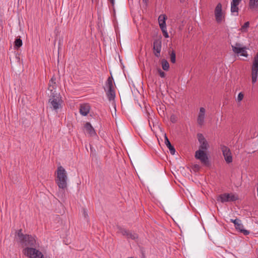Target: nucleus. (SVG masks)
<instances>
[{
	"mask_svg": "<svg viewBox=\"0 0 258 258\" xmlns=\"http://www.w3.org/2000/svg\"><path fill=\"white\" fill-rule=\"evenodd\" d=\"M83 215L85 218H86L88 217V214L85 209H83Z\"/></svg>",
	"mask_w": 258,
	"mask_h": 258,
	"instance_id": "obj_33",
	"label": "nucleus"
},
{
	"mask_svg": "<svg viewBox=\"0 0 258 258\" xmlns=\"http://www.w3.org/2000/svg\"><path fill=\"white\" fill-rule=\"evenodd\" d=\"M49 98L48 102L52 109L57 111L58 109L61 108L63 101L59 93L56 92H51L49 95Z\"/></svg>",
	"mask_w": 258,
	"mask_h": 258,
	"instance_id": "obj_3",
	"label": "nucleus"
},
{
	"mask_svg": "<svg viewBox=\"0 0 258 258\" xmlns=\"http://www.w3.org/2000/svg\"><path fill=\"white\" fill-rule=\"evenodd\" d=\"M148 121L149 122V124L150 125V120L149 119L148 120Z\"/></svg>",
	"mask_w": 258,
	"mask_h": 258,
	"instance_id": "obj_37",
	"label": "nucleus"
},
{
	"mask_svg": "<svg viewBox=\"0 0 258 258\" xmlns=\"http://www.w3.org/2000/svg\"><path fill=\"white\" fill-rule=\"evenodd\" d=\"M222 6L221 3H218L214 11V15L216 22L221 23L225 19V14L222 11Z\"/></svg>",
	"mask_w": 258,
	"mask_h": 258,
	"instance_id": "obj_7",
	"label": "nucleus"
},
{
	"mask_svg": "<svg viewBox=\"0 0 258 258\" xmlns=\"http://www.w3.org/2000/svg\"><path fill=\"white\" fill-rule=\"evenodd\" d=\"M167 19L166 16L165 15H161L158 18V22L159 26L161 29H166V19Z\"/></svg>",
	"mask_w": 258,
	"mask_h": 258,
	"instance_id": "obj_18",
	"label": "nucleus"
},
{
	"mask_svg": "<svg viewBox=\"0 0 258 258\" xmlns=\"http://www.w3.org/2000/svg\"><path fill=\"white\" fill-rule=\"evenodd\" d=\"M158 72L161 78H164L165 77V73L163 71H162L160 69H158Z\"/></svg>",
	"mask_w": 258,
	"mask_h": 258,
	"instance_id": "obj_29",
	"label": "nucleus"
},
{
	"mask_svg": "<svg viewBox=\"0 0 258 258\" xmlns=\"http://www.w3.org/2000/svg\"><path fill=\"white\" fill-rule=\"evenodd\" d=\"M240 3L232 2L231 3V12L235 16L238 15V5Z\"/></svg>",
	"mask_w": 258,
	"mask_h": 258,
	"instance_id": "obj_19",
	"label": "nucleus"
},
{
	"mask_svg": "<svg viewBox=\"0 0 258 258\" xmlns=\"http://www.w3.org/2000/svg\"><path fill=\"white\" fill-rule=\"evenodd\" d=\"M241 1V0H232V2L237 3H240Z\"/></svg>",
	"mask_w": 258,
	"mask_h": 258,
	"instance_id": "obj_35",
	"label": "nucleus"
},
{
	"mask_svg": "<svg viewBox=\"0 0 258 258\" xmlns=\"http://www.w3.org/2000/svg\"><path fill=\"white\" fill-rule=\"evenodd\" d=\"M194 167L196 169H199V166L198 165H194Z\"/></svg>",
	"mask_w": 258,
	"mask_h": 258,
	"instance_id": "obj_36",
	"label": "nucleus"
},
{
	"mask_svg": "<svg viewBox=\"0 0 258 258\" xmlns=\"http://www.w3.org/2000/svg\"><path fill=\"white\" fill-rule=\"evenodd\" d=\"M164 137H165V144L166 145V146L167 147V148L169 149L170 153L172 155L175 154V149L174 148V147L171 144V143H170V141H169L166 134H165Z\"/></svg>",
	"mask_w": 258,
	"mask_h": 258,
	"instance_id": "obj_20",
	"label": "nucleus"
},
{
	"mask_svg": "<svg viewBox=\"0 0 258 258\" xmlns=\"http://www.w3.org/2000/svg\"><path fill=\"white\" fill-rule=\"evenodd\" d=\"M238 200V197L233 194L225 193L219 196L217 201L222 203L234 202Z\"/></svg>",
	"mask_w": 258,
	"mask_h": 258,
	"instance_id": "obj_9",
	"label": "nucleus"
},
{
	"mask_svg": "<svg viewBox=\"0 0 258 258\" xmlns=\"http://www.w3.org/2000/svg\"><path fill=\"white\" fill-rule=\"evenodd\" d=\"M231 46L233 51L236 54H239L240 53V50L243 47L242 45L239 43H236L235 45H232Z\"/></svg>",
	"mask_w": 258,
	"mask_h": 258,
	"instance_id": "obj_23",
	"label": "nucleus"
},
{
	"mask_svg": "<svg viewBox=\"0 0 258 258\" xmlns=\"http://www.w3.org/2000/svg\"><path fill=\"white\" fill-rule=\"evenodd\" d=\"M244 95L242 93L240 92L238 94L237 97V100L238 101H241L243 98Z\"/></svg>",
	"mask_w": 258,
	"mask_h": 258,
	"instance_id": "obj_31",
	"label": "nucleus"
},
{
	"mask_svg": "<svg viewBox=\"0 0 258 258\" xmlns=\"http://www.w3.org/2000/svg\"><path fill=\"white\" fill-rule=\"evenodd\" d=\"M170 61L172 63H175L176 61V54L175 52L174 51H172L171 53L170 54Z\"/></svg>",
	"mask_w": 258,
	"mask_h": 258,
	"instance_id": "obj_27",
	"label": "nucleus"
},
{
	"mask_svg": "<svg viewBox=\"0 0 258 258\" xmlns=\"http://www.w3.org/2000/svg\"><path fill=\"white\" fill-rule=\"evenodd\" d=\"M56 174L55 182L59 190L58 196L61 195V196H62L67 188V173L65 169L62 166H60L57 167Z\"/></svg>",
	"mask_w": 258,
	"mask_h": 258,
	"instance_id": "obj_1",
	"label": "nucleus"
},
{
	"mask_svg": "<svg viewBox=\"0 0 258 258\" xmlns=\"http://www.w3.org/2000/svg\"><path fill=\"white\" fill-rule=\"evenodd\" d=\"M90 110V106L88 103L82 104L80 107V113L83 116H86L89 112Z\"/></svg>",
	"mask_w": 258,
	"mask_h": 258,
	"instance_id": "obj_15",
	"label": "nucleus"
},
{
	"mask_svg": "<svg viewBox=\"0 0 258 258\" xmlns=\"http://www.w3.org/2000/svg\"><path fill=\"white\" fill-rule=\"evenodd\" d=\"M162 68L164 71H168L169 68V64L168 62L165 59H163L161 61Z\"/></svg>",
	"mask_w": 258,
	"mask_h": 258,
	"instance_id": "obj_24",
	"label": "nucleus"
},
{
	"mask_svg": "<svg viewBox=\"0 0 258 258\" xmlns=\"http://www.w3.org/2000/svg\"><path fill=\"white\" fill-rule=\"evenodd\" d=\"M162 32H163V36L165 37V38H168L169 37V35H168V34L167 32V30L166 29H161Z\"/></svg>",
	"mask_w": 258,
	"mask_h": 258,
	"instance_id": "obj_30",
	"label": "nucleus"
},
{
	"mask_svg": "<svg viewBox=\"0 0 258 258\" xmlns=\"http://www.w3.org/2000/svg\"><path fill=\"white\" fill-rule=\"evenodd\" d=\"M85 128L90 136L93 137L96 135L94 128L92 127L90 122H87L85 124Z\"/></svg>",
	"mask_w": 258,
	"mask_h": 258,
	"instance_id": "obj_17",
	"label": "nucleus"
},
{
	"mask_svg": "<svg viewBox=\"0 0 258 258\" xmlns=\"http://www.w3.org/2000/svg\"><path fill=\"white\" fill-rule=\"evenodd\" d=\"M195 158L199 160L205 165H209V161L206 151L198 150L195 152Z\"/></svg>",
	"mask_w": 258,
	"mask_h": 258,
	"instance_id": "obj_8",
	"label": "nucleus"
},
{
	"mask_svg": "<svg viewBox=\"0 0 258 258\" xmlns=\"http://www.w3.org/2000/svg\"><path fill=\"white\" fill-rule=\"evenodd\" d=\"M106 87L107 89L106 95L108 100L109 101L114 100L115 94L113 89V78L112 77H110L107 79L106 83Z\"/></svg>",
	"mask_w": 258,
	"mask_h": 258,
	"instance_id": "obj_5",
	"label": "nucleus"
},
{
	"mask_svg": "<svg viewBox=\"0 0 258 258\" xmlns=\"http://www.w3.org/2000/svg\"><path fill=\"white\" fill-rule=\"evenodd\" d=\"M249 26V22H245L243 25H242L240 28V31L242 32H246L247 31V28Z\"/></svg>",
	"mask_w": 258,
	"mask_h": 258,
	"instance_id": "obj_26",
	"label": "nucleus"
},
{
	"mask_svg": "<svg viewBox=\"0 0 258 258\" xmlns=\"http://www.w3.org/2000/svg\"><path fill=\"white\" fill-rule=\"evenodd\" d=\"M172 122H173V120H172V118H171Z\"/></svg>",
	"mask_w": 258,
	"mask_h": 258,
	"instance_id": "obj_38",
	"label": "nucleus"
},
{
	"mask_svg": "<svg viewBox=\"0 0 258 258\" xmlns=\"http://www.w3.org/2000/svg\"><path fill=\"white\" fill-rule=\"evenodd\" d=\"M17 236L23 247L25 248L36 247L37 243L35 237L31 235L23 234L22 229L18 230Z\"/></svg>",
	"mask_w": 258,
	"mask_h": 258,
	"instance_id": "obj_2",
	"label": "nucleus"
},
{
	"mask_svg": "<svg viewBox=\"0 0 258 258\" xmlns=\"http://www.w3.org/2000/svg\"><path fill=\"white\" fill-rule=\"evenodd\" d=\"M240 55L247 57L248 54L246 51V47H243L242 49L240 50V53H239Z\"/></svg>",
	"mask_w": 258,
	"mask_h": 258,
	"instance_id": "obj_28",
	"label": "nucleus"
},
{
	"mask_svg": "<svg viewBox=\"0 0 258 258\" xmlns=\"http://www.w3.org/2000/svg\"><path fill=\"white\" fill-rule=\"evenodd\" d=\"M56 78L53 76L49 81L48 84V89L50 91V93L53 92H56L55 90L56 89Z\"/></svg>",
	"mask_w": 258,
	"mask_h": 258,
	"instance_id": "obj_16",
	"label": "nucleus"
},
{
	"mask_svg": "<svg viewBox=\"0 0 258 258\" xmlns=\"http://www.w3.org/2000/svg\"><path fill=\"white\" fill-rule=\"evenodd\" d=\"M221 149L225 161L227 163H231L232 162V156L230 149L224 145H222L221 146Z\"/></svg>",
	"mask_w": 258,
	"mask_h": 258,
	"instance_id": "obj_10",
	"label": "nucleus"
},
{
	"mask_svg": "<svg viewBox=\"0 0 258 258\" xmlns=\"http://www.w3.org/2000/svg\"><path fill=\"white\" fill-rule=\"evenodd\" d=\"M162 42L160 39H155L153 42V53L154 55L159 58L160 56Z\"/></svg>",
	"mask_w": 258,
	"mask_h": 258,
	"instance_id": "obj_12",
	"label": "nucleus"
},
{
	"mask_svg": "<svg viewBox=\"0 0 258 258\" xmlns=\"http://www.w3.org/2000/svg\"><path fill=\"white\" fill-rule=\"evenodd\" d=\"M205 112L206 110L204 107H201L200 108V112L197 118V122L200 126H202L204 123Z\"/></svg>",
	"mask_w": 258,
	"mask_h": 258,
	"instance_id": "obj_14",
	"label": "nucleus"
},
{
	"mask_svg": "<svg viewBox=\"0 0 258 258\" xmlns=\"http://www.w3.org/2000/svg\"><path fill=\"white\" fill-rule=\"evenodd\" d=\"M117 228L118 232L121 233L123 236H125L127 238L134 240L138 238V235L136 233H132L129 230L121 228L120 226L118 227Z\"/></svg>",
	"mask_w": 258,
	"mask_h": 258,
	"instance_id": "obj_13",
	"label": "nucleus"
},
{
	"mask_svg": "<svg viewBox=\"0 0 258 258\" xmlns=\"http://www.w3.org/2000/svg\"><path fill=\"white\" fill-rule=\"evenodd\" d=\"M258 75V52L253 58L251 66V79L252 84H254L257 80Z\"/></svg>",
	"mask_w": 258,
	"mask_h": 258,
	"instance_id": "obj_6",
	"label": "nucleus"
},
{
	"mask_svg": "<svg viewBox=\"0 0 258 258\" xmlns=\"http://www.w3.org/2000/svg\"><path fill=\"white\" fill-rule=\"evenodd\" d=\"M236 229L239 230L244 235H247L249 234V231L243 229V225L240 222L238 223L235 226Z\"/></svg>",
	"mask_w": 258,
	"mask_h": 258,
	"instance_id": "obj_22",
	"label": "nucleus"
},
{
	"mask_svg": "<svg viewBox=\"0 0 258 258\" xmlns=\"http://www.w3.org/2000/svg\"><path fill=\"white\" fill-rule=\"evenodd\" d=\"M35 247H25L23 249V253L28 258H44L42 253Z\"/></svg>",
	"mask_w": 258,
	"mask_h": 258,
	"instance_id": "obj_4",
	"label": "nucleus"
},
{
	"mask_svg": "<svg viewBox=\"0 0 258 258\" xmlns=\"http://www.w3.org/2000/svg\"><path fill=\"white\" fill-rule=\"evenodd\" d=\"M248 6L252 11H258V0H249Z\"/></svg>",
	"mask_w": 258,
	"mask_h": 258,
	"instance_id": "obj_21",
	"label": "nucleus"
},
{
	"mask_svg": "<svg viewBox=\"0 0 258 258\" xmlns=\"http://www.w3.org/2000/svg\"><path fill=\"white\" fill-rule=\"evenodd\" d=\"M22 45V40L20 38H17L15 41L14 46L16 48L18 49Z\"/></svg>",
	"mask_w": 258,
	"mask_h": 258,
	"instance_id": "obj_25",
	"label": "nucleus"
},
{
	"mask_svg": "<svg viewBox=\"0 0 258 258\" xmlns=\"http://www.w3.org/2000/svg\"><path fill=\"white\" fill-rule=\"evenodd\" d=\"M231 222L233 223L234 224V226H235L237 224H238L239 222H240V220L237 219L234 220L231 219Z\"/></svg>",
	"mask_w": 258,
	"mask_h": 258,
	"instance_id": "obj_32",
	"label": "nucleus"
},
{
	"mask_svg": "<svg viewBox=\"0 0 258 258\" xmlns=\"http://www.w3.org/2000/svg\"><path fill=\"white\" fill-rule=\"evenodd\" d=\"M197 137L198 141L200 144L199 149L204 151H206L209 147L208 143L202 134H198Z\"/></svg>",
	"mask_w": 258,
	"mask_h": 258,
	"instance_id": "obj_11",
	"label": "nucleus"
},
{
	"mask_svg": "<svg viewBox=\"0 0 258 258\" xmlns=\"http://www.w3.org/2000/svg\"><path fill=\"white\" fill-rule=\"evenodd\" d=\"M143 3H145L146 6H147L148 3L149 2V0H143Z\"/></svg>",
	"mask_w": 258,
	"mask_h": 258,
	"instance_id": "obj_34",
	"label": "nucleus"
}]
</instances>
